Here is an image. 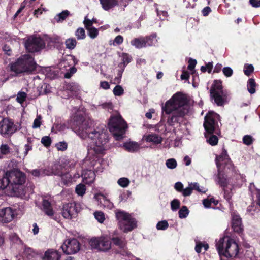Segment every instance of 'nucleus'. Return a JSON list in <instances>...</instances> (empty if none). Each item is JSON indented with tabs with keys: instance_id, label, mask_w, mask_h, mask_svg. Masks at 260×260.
<instances>
[{
	"instance_id": "obj_1",
	"label": "nucleus",
	"mask_w": 260,
	"mask_h": 260,
	"mask_svg": "<svg viewBox=\"0 0 260 260\" xmlns=\"http://www.w3.org/2000/svg\"><path fill=\"white\" fill-rule=\"evenodd\" d=\"M186 95L181 92L175 93L165 104H162V113L169 115L167 123L173 126L175 123H179L181 119L189 112Z\"/></svg>"
},
{
	"instance_id": "obj_2",
	"label": "nucleus",
	"mask_w": 260,
	"mask_h": 260,
	"mask_svg": "<svg viewBox=\"0 0 260 260\" xmlns=\"http://www.w3.org/2000/svg\"><path fill=\"white\" fill-rule=\"evenodd\" d=\"M68 127L83 137H88L98 146L104 145L107 141V134L103 132L92 129L91 121L86 120L81 114H76L68 121Z\"/></svg>"
},
{
	"instance_id": "obj_3",
	"label": "nucleus",
	"mask_w": 260,
	"mask_h": 260,
	"mask_svg": "<svg viewBox=\"0 0 260 260\" xmlns=\"http://www.w3.org/2000/svg\"><path fill=\"white\" fill-rule=\"evenodd\" d=\"M8 66L10 71L13 73L12 75L16 77L21 74H32L36 70L37 64L31 55L26 54L21 55Z\"/></svg>"
},
{
	"instance_id": "obj_4",
	"label": "nucleus",
	"mask_w": 260,
	"mask_h": 260,
	"mask_svg": "<svg viewBox=\"0 0 260 260\" xmlns=\"http://www.w3.org/2000/svg\"><path fill=\"white\" fill-rule=\"evenodd\" d=\"M210 98L218 106H223L230 99V92L224 89L220 80H215L210 90Z\"/></svg>"
},
{
	"instance_id": "obj_5",
	"label": "nucleus",
	"mask_w": 260,
	"mask_h": 260,
	"mask_svg": "<svg viewBox=\"0 0 260 260\" xmlns=\"http://www.w3.org/2000/svg\"><path fill=\"white\" fill-rule=\"evenodd\" d=\"M215 161L218 170L223 168L224 172L231 173L234 177H236V179L241 177L239 170L236 169L225 148H223L220 155L216 156Z\"/></svg>"
},
{
	"instance_id": "obj_6",
	"label": "nucleus",
	"mask_w": 260,
	"mask_h": 260,
	"mask_svg": "<svg viewBox=\"0 0 260 260\" xmlns=\"http://www.w3.org/2000/svg\"><path fill=\"white\" fill-rule=\"evenodd\" d=\"M127 126L121 115L111 116L108 122V128L116 140L124 137Z\"/></svg>"
},
{
	"instance_id": "obj_7",
	"label": "nucleus",
	"mask_w": 260,
	"mask_h": 260,
	"mask_svg": "<svg viewBox=\"0 0 260 260\" xmlns=\"http://www.w3.org/2000/svg\"><path fill=\"white\" fill-rule=\"evenodd\" d=\"M115 217L119 228L124 233L132 231L137 227V222L131 214L121 210L115 211Z\"/></svg>"
},
{
	"instance_id": "obj_8",
	"label": "nucleus",
	"mask_w": 260,
	"mask_h": 260,
	"mask_svg": "<svg viewBox=\"0 0 260 260\" xmlns=\"http://www.w3.org/2000/svg\"><path fill=\"white\" fill-rule=\"evenodd\" d=\"M7 175L9 176L11 190L13 193L17 190V188L21 187V186L25 183V174L18 169H13L7 172Z\"/></svg>"
},
{
	"instance_id": "obj_9",
	"label": "nucleus",
	"mask_w": 260,
	"mask_h": 260,
	"mask_svg": "<svg viewBox=\"0 0 260 260\" xmlns=\"http://www.w3.org/2000/svg\"><path fill=\"white\" fill-rule=\"evenodd\" d=\"M19 126L15 124L14 120L9 118H3L0 121V135L4 138H10L15 133L21 129Z\"/></svg>"
},
{
	"instance_id": "obj_10",
	"label": "nucleus",
	"mask_w": 260,
	"mask_h": 260,
	"mask_svg": "<svg viewBox=\"0 0 260 260\" xmlns=\"http://www.w3.org/2000/svg\"><path fill=\"white\" fill-rule=\"evenodd\" d=\"M219 115L214 112L209 111L204 118V127L208 134H218V124L217 119Z\"/></svg>"
},
{
	"instance_id": "obj_11",
	"label": "nucleus",
	"mask_w": 260,
	"mask_h": 260,
	"mask_svg": "<svg viewBox=\"0 0 260 260\" xmlns=\"http://www.w3.org/2000/svg\"><path fill=\"white\" fill-rule=\"evenodd\" d=\"M89 243L92 248L102 251H107L111 248V242L105 236L93 238Z\"/></svg>"
},
{
	"instance_id": "obj_12",
	"label": "nucleus",
	"mask_w": 260,
	"mask_h": 260,
	"mask_svg": "<svg viewBox=\"0 0 260 260\" xmlns=\"http://www.w3.org/2000/svg\"><path fill=\"white\" fill-rule=\"evenodd\" d=\"M155 35L136 38L131 41V44L137 49H141L154 44Z\"/></svg>"
},
{
	"instance_id": "obj_13",
	"label": "nucleus",
	"mask_w": 260,
	"mask_h": 260,
	"mask_svg": "<svg viewBox=\"0 0 260 260\" xmlns=\"http://www.w3.org/2000/svg\"><path fill=\"white\" fill-rule=\"evenodd\" d=\"M25 47L29 52H37L45 47V43L40 37H32L26 41Z\"/></svg>"
},
{
	"instance_id": "obj_14",
	"label": "nucleus",
	"mask_w": 260,
	"mask_h": 260,
	"mask_svg": "<svg viewBox=\"0 0 260 260\" xmlns=\"http://www.w3.org/2000/svg\"><path fill=\"white\" fill-rule=\"evenodd\" d=\"M63 252L70 255L77 253L80 249V244L75 238L67 239L61 247Z\"/></svg>"
},
{
	"instance_id": "obj_15",
	"label": "nucleus",
	"mask_w": 260,
	"mask_h": 260,
	"mask_svg": "<svg viewBox=\"0 0 260 260\" xmlns=\"http://www.w3.org/2000/svg\"><path fill=\"white\" fill-rule=\"evenodd\" d=\"M16 215V210L10 207L0 209V222L3 223H10Z\"/></svg>"
},
{
	"instance_id": "obj_16",
	"label": "nucleus",
	"mask_w": 260,
	"mask_h": 260,
	"mask_svg": "<svg viewBox=\"0 0 260 260\" xmlns=\"http://www.w3.org/2000/svg\"><path fill=\"white\" fill-rule=\"evenodd\" d=\"M62 215L64 218L71 219L75 218L78 214V210L75 203H69L63 206Z\"/></svg>"
},
{
	"instance_id": "obj_17",
	"label": "nucleus",
	"mask_w": 260,
	"mask_h": 260,
	"mask_svg": "<svg viewBox=\"0 0 260 260\" xmlns=\"http://www.w3.org/2000/svg\"><path fill=\"white\" fill-rule=\"evenodd\" d=\"M109 239L111 243L119 248H124L127 246V242L125 236L122 234L115 232L112 235H110Z\"/></svg>"
},
{
	"instance_id": "obj_18",
	"label": "nucleus",
	"mask_w": 260,
	"mask_h": 260,
	"mask_svg": "<svg viewBox=\"0 0 260 260\" xmlns=\"http://www.w3.org/2000/svg\"><path fill=\"white\" fill-rule=\"evenodd\" d=\"M239 246L235 241L230 238L229 242L226 246V250L224 251L225 254L224 257L230 258L235 257L239 253Z\"/></svg>"
},
{
	"instance_id": "obj_19",
	"label": "nucleus",
	"mask_w": 260,
	"mask_h": 260,
	"mask_svg": "<svg viewBox=\"0 0 260 260\" xmlns=\"http://www.w3.org/2000/svg\"><path fill=\"white\" fill-rule=\"evenodd\" d=\"M232 228L235 232L239 234H241L243 231L242 219L239 214L236 212L232 214Z\"/></svg>"
},
{
	"instance_id": "obj_20",
	"label": "nucleus",
	"mask_w": 260,
	"mask_h": 260,
	"mask_svg": "<svg viewBox=\"0 0 260 260\" xmlns=\"http://www.w3.org/2000/svg\"><path fill=\"white\" fill-rule=\"evenodd\" d=\"M34 192V187L31 184L27 183L26 186L24 184L21 187L17 188V190L14 192L16 196L21 198L29 197Z\"/></svg>"
},
{
	"instance_id": "obj_21",
	"label": "nucleus",
	"mask_w": 260,
	"mask_h": 260,
	"mask_svg": "<svg viewBox=\"0 0 260 260\" xmlns=\"http://www.w3.org/2000/svg\"><path fill=\"white\" fill-rule=\"evenodd\" d=\"M230 237L223 236L220 238L218 241L216 240V248L220 257L224 256V251L226 250V246L229 242Z\"/></svg>"
},
{
	"instance_id": "obj_22",
	"label": "nucleus",
	"mask_w": 260,
	"mask_h": 260,
	"mask_svg": "<svg viewBox=\"0 0 260 260\" xmlns=\"http://www.w3.org/2000/svg\"><path fill=\"white\" fill-rule=\"evenodd\" d=\"M65 166L63 164L59 163H55L51 166V171H50V174H54L61 177L63 178L64 176L68 177L70 176V178H71V175H69V173L63 172V168Z\"/></svg>"
},
{
	"instance_id": "obj_23",
	"label": "nucleus",
	"mask_w": 260,
	"mask_h": 260,
	"mask_svg": "<svg viewBox=\"0 0 260 260\" xmlns=\"http://www.w3.org/2000/svg\"><path fill=\"white\" fill-rule=\"evenodd\" d=\"M95 174L91 170H84L82 173L83 182L86 184L90 185L93 183L95 179Z\"/></svg>"
},
{
	"instance_id": "obj_24",
	"label": "nucleus",
	"mask_w": 260,
	"mask_h": 260,
	"mask_svg": "<svg viewBox=\"0 0 260 260\" xmlns=\"http://www.w3.org/2000/svg\"><path fill=\"white\" fill-rule=\"evenodd\" d=\"M94 198L104 207L111 208L113 206V203L109 199H107L105 196L101 193H95L94 196Z\"/></svg>"
},
{
	"instance_id": "obj_25",
	"label": "nucleus",
	"mask_w": 260,
	"mask_h": 260,
	"mask_svg": "<svg viewBox=\"0 0 260 260\" xmlns=\"http://www.w3.org/2000/svg\"><path fill=\"white\" fill-rule=\"evenodd\" d=\"M60 254L56 250L48 249L42 257L43 260H59Z\"/></svg>"
},
{
	"instance_id": "obj_26",
	"label": "nucleus",
	"mask_w": 260,
	"mask_h": 260,
	"mask_svg": "<svg viewBox=\"0 0 260 260\" xmlns=\"http://www.w3.org/2000/svg\"><path fill=\"white\" fill-rule=\"evenodd\" d=\"M217 181L218 184L224 189L228 186L229 183L227 175L224 174L220 170H218Z\"/></svg>"
},
{
	"instance_id": "obj_27",
	"label": "nucleus",
	"mask_w": 260,
	"mask_h": 260,
	"mask_svg": "<svg viewBox=\"0 0 260 260\" xmlns=\"http://www.w3.org/2000/svg\"><path fill=\"white\" fill-rule=\"evenodd\" d=\"M28 173L35 177H44L46 175H50V171L44 169H36L32 170H29Z\"/></svg>"
},
{
	"instance_id": "obj_28",
	"label": "nucleus",
	"mask_w": 260,
	"mask_h": 260,
	"mask_svg": "<svg viewBox=\"0 0 260 260\" xmlns=\"http://www.w3.org/2000/svg\"><path fill=\"white\" fill-rule=\"evenodd\" d=\"M102 8L108 11L118 5V0H99Z\"/></svg>"
},
{
	"instance_id": "obj_29",
	"label": "nucleus",
	"mask_w": 260,
	"mask_h": 260,
	"mask_svg": "<svg viewBox=\"0 0 260 260\" xmlns=\"http://www.w3.org/2000/svg\"><path fill=\"white\" fill-rule=\"evenodd\" d=\"M42 207V210L46 215L50 217H51L53 215V210L50 202L48 200L44 199L43 200Z\"/></svg>"
},
{
	"instance_id": "obj_30",
	"label": "nucleus",
	"mask_w": 260,
	"mask_h": 260,
	"mask_svg": "<svg viewBox=\"0 0 260 260\" xmlns=\"http://www.w3.org/2000/svg\"><path fill=\"white\" fill-rule=\"evenodd\" d=\"M124 149L130 152H135L139 148V145L137 142H129L123 144Z\"/></svg>"
},
{
	"instance_id": "obj_31",
	"label": "nucleus",
	"mask_w": 260,
	"mask_h": 260,
	"mask_svg": "<svg viewBox=\"0 0 260 260\" xmlns=\"http://www.w3.org/2000/svg\"><path fill=\"white\" fill-rule=\"evenodd\" d=\"M121 57L122 62L119 64L118 67L120 68L125 70L126 66L131 62L132 57L131 56V55L126 53H122Z\"/></svg>"
},
{
	"instance_id": "obj_32",
	"label": "nucleus",
	"mask_w": 260,
	"mask_h": 260,
	"mask_svg": "<svg viewBox=\"0 0 260 260\" xmlns=\"http://www.w3.org/2000/svg\"><path fill=\"white\" fill-rule=\"evenodd\" d=\"M145 140L147 142H152L155 144H160L162 141V138L155 134H152L147 135Z\"/></svg>"
},
{
	"instance_id": "obj_33",
	"label": "nucleus",
	"mask_w": 260,
	"mask_h": 260,
	"mask_svg": "<svg viewBox=\"0 0 260 260\" xmlns=\"http://www.w3.org/2000/svg\"><path fill=\"white\" fill-rule=\"evenodd\" d=\"M8 175H7V172L4 176L0 178V189H4L8 188L11 190L10 183Z\"/></svg>"
},
{
	"instance_id": "obj_34",
	"label": "nucleus",
	"mask_w": 260,
	"mask_h": 260,
	"mask_svg": "<svg viewBox=\"0 0 260 260\" xmlns=\"http://www.w3.org/2000/svg\"><path fill=\"white\" fill-rule=\"evenodd\" d=\"M256 83L255 80L250 78L248 80L247 84L248 91L250 94H253L255 92Z\"/></svg>"
},
{
	"instance_id": "obj_35",
	"label": "nucleus",
	"mask_w": 260,
	"mask_h": 260,
	"mask_svg": "<svg viewBox=\"0 0 260 260\" xmlns=\"http://www.w3.org/2000/svg\"><path fill=\"white\" fill-rule=\"evenodd\" d=\"M65 45L67 48L72 50L76 46L77 41L75 38H69L66 40Z\"/></svg>"
},
{
	"instance_id": "obj_36",
	"label": "nucleus",
	"mask_w": 260,
	"mask_h": 260,
	"mask_svg": "<svg viewBox=\"0 0 260 260\" xmlns=\"http://www.w3.org/2000/svg\"><path fill=\"white\" fill-rule=\"evenodd\" d=\"M35 255L34 250L29 247H25L23 252L24 257L28 259H32Z\"/></svg>"
},
{
	"instance_id": "obj_37",
	"label": "nucleus",
	"mask_w": 260,
	"mask_h": 260,
	"mask_svg": "<svg viewBox=\"0 0 260 260\" xmlns=\"http://www.w3.org/2000/svg\"><path fill=\"white\" fill-rule=\"evenodd\" d=\"M86 190V186L82 183L77 185L75 188V192L78 195L83 196L85 194Z\"/></svg>"
},
{
	"instance_id": "obj_38",
	"label": "nucleus",
	"mask_w": 260,
	"mask_h": 260,
	"mask_svg": "<svg viewBox=\"0 0 260 260\" xmlns=\"http://www.w3.org/2000/svg\"><path fill=\"white\" fill-rule=\"evenodd\" d=\"M11 148L7 144H2L0 146V154L2 156L7 155L10 153Z\"/></svg>"
},
{
	"instance_id": "obj_39",
	"label": "nucleus",
	"mask_w": 260,
	"mask_h": 260,
	"mask_svg": "<svg viewBox=\"0 0 260 260\" xmlns=\"http://www.w3.org/2000/svg\"><path fill=\"white\" fill-rule=\"evenodd\" d=\"M210 136L208 138L206 134L205 135L207 138V141L212 146L216 145L218 142V138L216 135L210 134Z\"/></svg>"
},
{
	"instance_id": "obj_40",
	"label": "nucleus",
	"mask_w": 260,
	"mask_h": 260,
	"mask_svg": "<svg viewBox=\"0 0 260 260\" xmlns=\"http://www.w3.org/2000/svg\"><path fill=\"white\" fill-rule=\"evenodd\" d=\"M189 211L186 206H183L178 211L179 217L180 218H185L189 214Z\"/></svg>"
},
{
	"instance_id": "obj_41",
	"label": "nucleus",
	"mask_w": 260,
	"mask_h": 260,
	"mask_svg": "<svg viewBox=\"0 0 260 260\" xmlns=\"http://www.w3.org/2000/svg\"><path fill=\"white\" fill-rule=\"evenodd\" d=\"M119 249L120 250H115V253L116 254H119L123 256H126L128 257H131L133 256V254L127 250L126 246L125 248Z\"/></svg>"
},
{
	"instance_id": "obj_42",
	"label": "nucleus",
	"mask_w": 260,
	"mask_h": 260,
	"mask_svg": "<svg viewBox=\"0 0 260 260\" xmlns=\"http://www.w3.org/2000/svg\"><path fill=\"white\" fill-rule=\"evenodd\" d=\"M75 36L78 40H83L86 38L85 31L82 27L78 28L76 32Z\"/></svg>"
},
{
	"instance_id": "obj_43",
	"label": "nucleus",
	"mask_w": 260,
	"mask_h": 260,
	"mask_svg": "<svg viewBox=\"0 0 260 260\" xmlns=\"http://www.w3.org/2000/svg\"><path fill=\"white\" fill-rule=\"evenodd\" d=\"M117 183L121 187H126L129 185L130 181L127 178L122 177L118 179Z\"/></svg>"
},
{
	"instance_id": "obj_44",
	"label": "nucleus",
	"mask_w": 260,
	"mask_h": 260,
	"mask_svg": "<svg viewBox=\"0 0 260 260\" xmlns=\"http://www.w3.org/2000/svg\"><path fill=\"white\" fill-rule=\"evenodd\" d=\"M27 94L24 92L19 91L17 95L16 101L20 104H22L26 100Z\"/></svg>"
},
{
	"instance_id": "obj_45",
	"label": "nucleus",
	"mask_w": 260,
	"mask_h": 260,
	"mask_svg": "<svg viewBox=\"0 0 260 260\" xmlns=\"http://www.w3.org/2000/svg\"><path fill=\"white\" fill-rule=\"evenodd\" d=\"M88 35L91 39H95L99 35V30L95 27H92L87 30Z\"/></svg>"
},
{
	"instance_id": "obj_46",
	"label": "nucleus",
	"mask_w": 260,
	"mask_h": 260,
	"mask_svg": "<svg viewBox=\"0 0 260 260\" xmlns=\"http://www.w3.org/2000/svg\"><path fill=\"white\" fill-rule=\"evenodd\" d=\"M10 240L13 243L21 244L22 241L19 237V236L15 233H12L9 235Z\"/></svg>"
},
{
	"instance_id": "obj_47",
	"label": "nucleus",
	"mask_w": 260,
	"mask_h": 260,
	"mask_svg": "<svg viewBox=\"0 0 260 260\" xmlns=\"http://www.w3.org/2000/svg\"><path fill=\"white\" fill-rule=\"evenodd\" d=\"M213 65L212 62H209L206 64V66H202L201 67V71L203 73H205L206 72H208V73H210L213 69Z\"/></svg>"
},
{
	"instance_id": "obj_48",
	"label": "nucleus",
	"mask_w": 260,
	"mask_h": 260,
	"mask_svg": "<svg viewBox=\"0 0 260 260\" xmlns=\"http://www.w3.org/2000/svg\"><path fill=\"white\" fill-rule=\"evenodd\" d=\"M95 218L100 222L103 223L105 220V215L102 211H95L94 213Z\"/></svg>"
},
{
	"instance_id": "obj_49",
	"label": "nucleus",
	"mask_w": 260,
	"mask_h": 260,
	"mask_svg": "<svg viewBox=\"0 0 260 260\" xmlns=\"http://www.w3.org/2000/svg\"><path fill=\"white\" fill-rule=\"evenodd\" d=\"M167 167L171 169H175L177 167V161L174 158H170L166 160Z\"/></svg>"
},
{
	"instance_id": "obj_50",
	"label": "nucleus",
	"mask_w": 260,
	"mask_h": 260,
	"mask_svg": "<svg viewBox=\"0 0 260 260\" xmlns=\"http://www.w3.org/2000/svg\"><path fill=\"white\" fill-rule=\"evenodd\" d=\"M113 93L115 96H121L124 93V89L119 85H117L113 89Z\"/></svg>"
},
{
	"instance_id": "obj_51",
	"label": "nucleus",
	"mask_w": 260,
	"mask_h": 260,
	"mask_svg": "<svg viewBox=\"0 0 260 260\" xmlns=\"http://www.w3.org/2000/svg\"><path fill=\"white\" fill-rule=\"evenodd\" d=\"M124 70L123 69L120 68L119 70H118L117 73V76L114 79L112 82L113 84H118L121 82V79L122 77V74L124 72Z\"/></svg>"
},
{
	"instance_id": "obj_52",
	"label": "nucleus",
	"mask_w": 260,
	"mask_h": 260,
	"mask_svg": "<svg viewBox=\"0 0 260 260\" xmlns=\"http://www.w3.org/2000/svg\"><path fill=\"white\" fill-rule=\"evenodd\" d=\"M168 227L169 224L166 220L159 221L156 225V228L158 230H165Z\"/></svg>"
},
{
	"instance_id": "obj_53",
	"label": "nucleus",
	"mask_w": 260,
	"mask_h": 260,
	"mask_svg": "<svg viewBox=\"0 0 260 260\" xmlns=\"http://www.w3.org/2000/svg\"><path fill=\"white\" fill-rule=\"evenodd\" d=\"M254 141V139L253 137L250 135H245L243 137V142L244 144L246 145H251Z\"/></svg>"
},
{
	"instance_id": "obj_54",
	"label": "nucleus",
	"mask_w": 260,
	"mask_h": 260,
	"mask_svg": "<svg viewBox=\"0 0 260 260\" xmlns=\"http://www.w3.org/2000/svg\"><path fill=\"white\" fill-rule=\"evenodd\" d=\"M77 70L76 67H72L70 68L67 72L64 74V77L67 79H70L74 74Z\"/></svg>"
},
{
	"instance_id": "obj_55",
	"label": "nucleus",
	"mask_w": 260,
	"mask_h": 260,
	"mask_svg": "<svg viewBox=\"0 0 260 260\" xmlns=\"http://www.w3.org/2000/svg\"><path fill=\"white\" fill-rule=\"evenodd\" d=\"M180 202L178 199H174L171 202V208L173 211H176L180 208Z\"/></svg>"
},
{
	"instance_id": "obj_56",
	"label": "nucleus",
	"mask_w": 260,
	"mask_h": 260,
	"mask_svg": "<svg viewBox=\"0 0 260 260\" xmlns=\"http://www.w3.org/2000/svg\"><path fill=\"white\" fill-rule=\"evenodd\" d=\"M70 12L66 10L63 11L62 12L60 13L57 15V17H58V19L57 20V21H63L65 20L67 17L69 15Z\"/></svg>"
},
{
	"instance_id": "obj_57",
	"label": "nucleus",
	"mask_w": 260,
	"mask_h": 260,
	"mask_svg": "<svg viewBox=\"0 0 260 260\" xmlns=\"http://www.w3.org/2000/svg\"><path fill=\"white\" fill-rule=\"evenodd\" d=\"M254 71V67L252 64L245 65L244 73L246 76H249Z\"/></svg>"
},
{
	"instance_id": "obj_58",
	"label": "nucleus",
	"mask_w": 260,
	"mask_h": 260,
	"mask_svg": "<svg viewBox=\"0 0 260 260\" xmlns=\"http://www.w3.org/2000/svg\"><path fill=\"white\" fill-rule=\"evenodd\" d=\"M51 139L49 136H44L42 138L41 143L46 147H49L51 144Z\"/></svg>"
},
{
	"instance_id": "obj_59",
	"label": "nucleus",
	"mask_w": 260,
	"mask_h": 260,
	"mask_svg": "<svg viewBox=\"0 0 260 260\" xmlns=\"http://www.w3.org/2000/svg\"><path fill=\"white\" fill-rule=\"evenodd\" d=\"M42 117L40 115H37L36 118L34 120L32 127L34 128H37L40 127L41 124Z\"/></svg>"
},
{
	"instance_id": "obj_60",
	"label": "nucleus",
	"mask_w": 260,
	"mask_h": 260,
	"mask_svg": "<svg viewBox=\"0 0 260 260\" xmlns=\"http://www.w3.org/2000/svg\"><path fill=\"white\" fill-rule=\"evenodd\" d=\"M197 63V62L196 59L189 58L188 60V65L187 67L188 69L190 71H193Z\"/></svg>"
},
{
	"instance_id": "obj_61",
	"label": "nucleus",
	"mask_w": 260,
	"mask_h": 260,
	"mask_svg": "<svg viewBox=\"0 0 260 260\" xmlns=\"http://www.w3.org/2000/svg\"><path fill=\"white\" fill-rule=\"evenodd\" d=\"M56 147L58 150L64 151L67 150L68 144L65 142H60L57 144Z\"/></svg>"
},
{
	"instance_id": "obj_62",
	"label": "nucleus",
	"mask_w": 260,
	"mask_h": 260,
	"mask_svg": "<svg viewBox=\"0 0 260 260\" xmlns=\"http://www.w3.org/2000/svg\"><path fill=\"white\" fill-rule=\"evenodd\" d=\"M222 72L223 74L227 77H231L233 74V70L229 67L223 68Z\"/></svg>"
},
{
	"instance_id": "obj_63",
	"label": "nucleus",
	"mask_w": 260,
	"mask_h": 260,
	"mask_svg": "<svg viewBox=\"0 0 260 260\" xmlns=\"http://www.w3.org/2000/svg\"><path fill=\"white\" fill-rule=\"evenodd\" d=\"M83 23L87 30H88V29H90L93 27L92 21H90L89 19L87 18V16L85 17L84 20L83 21Z\"/></svg>"
},
{
	"instance_id": "obj_64",
	"label": "nucleus",
	"mask_w": 260,
	"mask_h": 260,
	"mask_svg": "<svg viewBox=\"0 0 260 260\" xmlns=\"http://www.w3.org/2000/svg\"><path fill=\"white\" fill-rule=\"evenodd\" d=\"M66 90L70 91L72 93L75 92L76 91V87L73 83H69L66 86Z\"/></svg>"
}]
</instances>
